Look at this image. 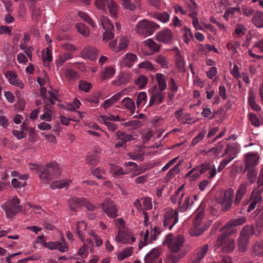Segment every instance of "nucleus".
I'll return each instance as SVG.
<instances>
[{"mask_svg":"<svg viewBox=\"0 0 263 263\" xmlns=\"http://www.w3.org/2000/svg\"><path fill=\"white\" fill-rule=\"evenodd\" d=\"M122 125L126 127H130L131 129L134 130L137 128L140 127L142 124L141 121L139 120H132L125 122Z\"/></svg>","mask_w":263,"mask_h":263,"instance_id":"40","label":"nucleus"},{"mask_svg":"<svg viewBox=\"0 0 263 263\" xmlns=\"http://www.w3.org/2000/svg\"><path fill=\"white\" fill-rule=\"evenodd\" d=\"M158 27V25L153 22L143 20L137 24L136 31L138 33L143 34H152L155 28Z\"/></svg>","mask_w":263,"mask_h":263,"instance_id":"8","label":"nucleus"},{"mask_svg":"<svg viewBox=\"0 0 263 263\" xmlns=\"http://www.w3.org/2000/svg\"><path fill=\"white\" fill-rule=\"evenodd\" d=\"M83 198L72 197L68 200V205L70 211L76 212L77 209L82 206Z\"/></svg>","mask_w":263,"mask_h":263,"instance_id":"22","label":"nucleus"},{"mask_svg":"<svg viewBox=\"0 0 263 263\" xmlns=\"http://www.w3.org/2000/svg\"><path fill=\"white\" fill-rule=\"evenodd\" d=\"M109 0H96L95 5L98 9L103 11H106V5Z\"/></svg>","mask_w":263,"mask_h":263,"instance_id":"50","label":"nucleus"},{"mask_svg":"<svg viewBox=\"0 0 263 263\" xmlns=\"http://www.w3.org/2000/svg\"><path fill=\"white\" fill-rule=\"evenodd\" d=\"M65 76L69 77L71 79H78L79 74L73 70L69 69L65 71Z\"/></svg>","mask_w":263,"mask_h":263,"instance_id":"63","label":"nucleus"},{"mask_svg":"<svg viewBox=\"0 0 263 263\" xmlns=\"http://www.w3.org/2000/svg\"><path fill=\"white\" fill-rule=\"evenodd\" d=\"M116 240L119 242L130 244L134 242L136 239L132 236L129 230L125 228H121L118 231Z\"/></svg>","mask_w":263,"mask_h":263,"instance_id":"11","label":"nucleus"},{"mask_svg":"<svg viewBox=\"0 0 263 263\" xmlns=\"http://www.w3.org/2000/svg\"><path fill=\"white\" fill-rule=\"evenodd\" d=\"M35 166L33 168L36 169L39 176L45 183L48 184L51 180L58 178L61 171L55 162H51L45 166L33 165Z\"/></svg>","mask_w":263,"mask_h":263,"instance_id":"1","label":"nucleus"},{"mask_svg":"<svg viewBox=\"0 0 263 263\" xmlns=\"http://www.w3.org/2000/svg\"><path fill=\"white\" fill-rule=\"evenodd\" d=\"M145 44L155 52H158L160 49V46L152 39H149L145 42Z\"/></svg>","mask_w":263,"mask_h":263,"instance_id":"48","label":"nucleus"},{"mask_svg":"<svg viewBox=\"0 0 263 263\" xmlns=\"http://www.w3.org/2000/svg\"><path fill=\"white\" fill-rule=\"evenodd\" d=\"M147 83V79L146 76L142 75L140 76L135 81L136 85H139L140 88H144Z\"/></svg>","mask_w":263,"mask_h":263,"instance_id":"43","label":"nucleus"},{"mask_svg":"<svg viewBox=\"0 0 263 263\" xmlns=\"http://www.w3.org/2000/svg\"><path fill=\"white\" fill-rule=\"evenodd\" d=\"M203 215L201 213L196 216L193 227L190 230V234L192 236H198L203 232L201 226V219Z\"/></svg>","mask_w":263,"mask_h":263,"instance_id":"17","label":"nucleus"},{"mask_svg":"<svg viewBox=\"0 0 263 263\" xmlns=\"http://www.w3.org/2000/svg\"><path fill=\"white\" fill-rule=\"evenodd\" d=\"M87 224L85 222L80 221L77 224V231L78 235H79V238L82 240L84 241L85 237L83 235L82 231L86 229Z\"/></svg>","mask_w":263,"mask_h":263,"instance_id":"28","label":"nucleus"},{"mask_svg":"<svg viewBox=\"0 0 263 263\" xmlns=\"http://www.w3.org/2000/svg\"><path fill=\"white\" fill-rule=\"evenodd\" d=\"M156 79L157 80L159 89L160 91H163L166 88V83L164 78V76L161 73H157L156 74Z\"/></svg>","mask_w":263,"mask_h":263,"instance_id":"27","label":"nucleus"},{"mask_svg":"<svg viewBox=\"0 0 263 263\" xmlns=\"http://www.w3.org/2000/svg\"><path fill=\"white\" fill-rule=\"evenodd\" d=\"M260 157L257 152H249L244 159L245 168H257Z\"/></svg>","mask_w":263,"mask_h":263,"instance_id":"12","label":"nucleus"},{"mask_svg":"<svg viewBox=\"0 0 263 263\" xmlns=\"http://www.w3.org/2000/svg\"><path fill=\"white\" fill-rule=\"evenodd\" d=\"M234 195V191L232 189L229 188L225 191L223 196L220 201L222 205V209L224 211H227L231 208Z\"/></svg>","mask_w":263,"mask_h":263,"instance_id":"13","label":"nucleus"},{"mask_svg":"<svg viewBox=\"0 0 263 263\" xmlns=\"http://www.w3.org/2000/svg\"><path fill=\"white\" fill-rule=\"evenodd\" d=\"M133 252V248L129 247L123 251L120 252L118 255L117 257L119 260H122L125 258H127L128 256L132 255V253Z\"/></svg>","mask_w":263,"mask_h":263,"instance_id":"35","label":"nucleus"},{"mask_svg":"<svg viewBox=\"0 0 263 263\" xmlns=\"http://www.w3.org/2000/svg\"><path fill=\"white\" fill-rule=\"evenodd\" d=\"M176 67L180 71L185 72V65L184 61L182 58V56L180 54V51H178L176 53Z\"/></svg>","mask_w":263,"mask_h":263,"instance_id":"33","label":"nucleus"},{"mask_svg":"<svg viewBox=\"0 0 263 263\" xmlns=\"http://www.w3.org/2000/svg\"><path fill=\"white\" fill-rule=\"evenodd\" d=\"M107 7L111 15L115 17H117L118 14V6L116 2L113 0H109L107 3Z\"/></svg>","mask_w":263,"mask_h":263,"instance_id":"26","label":"nucleus"},{"mask_svg":"<svg viewBox=\"0 0 263 263\" xmlns=\"http://www.w3.org/2000/svg\"><path fill=\"white\" fill-rule=\"evenodd\" d=\"M20 202L17 197L14 196L12 197V199L2 205V208L5 212L7 218H11L21 211L22 208L19 205Z\"/></svg>","mask_w":263,"mask_h":263,"instance_id":"2","label":"nucleus"},{"mask_svg":"<svg viewBox=\"0 0 263 263\" xmlns=\"http://www.w3.org/2000/svg\"><path fill=\"white\" fill-rule=\"evenodd\" d=\"M239 145L236 142H233L227 145V147L225 149L224 154L229 157L235 158L236 154L239 152Z\"/></svg>","mask_w":263,"mask_h":263,"instance_id":"19","label":"nucleus"},{"mask_svg":"<svg viewBox=\"0 0 263 263\" xmlns=\"http://www.w3.org/2000/svg\"><path fill=\"white\" fill-rule=\"evenodd\" d=\"M92 174L98 179H105V177L103 176L105 174V171L103 168L97 167L92 172Z\"/></svg>","mask_w":263,"mask_h":263,"instance_id":"51","label":"nucleus"},{"mask_svg":"<svg viewBox=\"0 0 263 263\" xmlns=\"http://www.w3.org/2000/svg\"><path fill=\"white\" fill-rule=\"evenodd\" d=\"M115 73V69L112 67H107L105 69L104 72L101 75L102 81L107 78L112 77Z\"/></svg>","mask_w":263,"mask_h":263,"instance_id":"44","label":"nucleus"},{"mask_svg":"<svg viewBox=\"0 0 263 263\" xmlns=\"http://www.w3.org/2000/svg\"><path fill=\"white\" fill-rule=\"evenodd\" d=\"M122 103L124 107L129 109L131 112L133 114L135 109V104L133 100L129 98H125L122 100Z\"/></svg>","mask_w":263,"mask_h":263,"instance_id":"32","label":"nucleus"},{"mask_svg":"<svg viewBox=\"0 0 263 263\" xmlns=\"http://www.w3.org/2000/svg\"><path fill=\"white\" fill-rule=\"evenodd\" d=\"M251 230V228L249 226H246L241 231L237 243L239 250L241 252H245L246 250Z\"/></svg>","mask_w":263,"mask_h":263,"instance_id":"9","label":"nucleus"},{"mask_svg":"<svg viewBox=\"0 0 263 263\" xmlns=\"http://www.w3.org/2000/svg\"><path fill=\"white\" fill-rule=\"evenodd\" d=\"M208 249L209 246L207 244L200 247L196 250V253L194 257L199 260H201L206 254Z\"/></svg>","mask_w":263,"mask_h":263,"instance_id":"25","label":"nucleus"},{"mask_svg":"<svg viewBox=\"0 0 263 263\" xmlns=\"http://www.w3.org/2000/svg\"><path fill=\"white\" fill-rule=\"evenodd\" d=\"M173 39L172 32L168 29L160 32L156 37V40L163 43H169L173 40Z\"/></svg>","mask_w":263,"mask_h":263,"instance_id":"18","label":"nucleus"},{"mask_svg":"<svg viewBox=\"0 0 263 263\" xmlns=\"http://www.w3.org/2000/svg\"><path fill=\"white\" fill-rule=\"evenodd\" d=\"M121 5L125 9L130 10L134 11L136 9V5L131 2V0H120Z\"/></svg>","mask_w":263,"mask_h":263,"instance_id":"39","label":"nucleus"},{"mask_svg":"<svg viewBox=\"0 0 263 263\" xmlns=\"http://www.w3.org/2000/svg\"><path fill=\"white\" fill-rule=\"evenodd\" d=\"M30 8L31 9L32 18L34 22H37L38 21L37 17L41 16L40 9L36 7L34 4L30 6Z\"/></svg>","mask_w":263,"mask_h":263,"instance_id":"38","label":"nucleus"},{"mask_svg":"<svg viewBox=\"0 0 263 263\" xmlns=\"http://www.w3.org/2000/svg\"><path fill=\"white\" fill-rule=\"evenodd\" d=\"M255 96L252 92H249V103L252 109L255 111H259L260 110V107L255 103Z\"/></svg>","mask_w":263,"mask_h":263,"instance_id":"36","label":"nucleus"},{"mask_svg":"<svg viewBox=\"0 0 263 263\" xmlns=\"http://www.w3.org/2000/svg\"><path fill=\"white\" fill-rule=\"evenodd\" d=\"M70 181L68 180H58L52 183L50 187L52 189H62L67 187Z\"/></svg>","mask_w":263,"mask_h":263,"instance_id":"30","label":"nucleus"},{"mask_svg":"<svg viewBox=\"0 0 263 263\" xmlns=\"http://www.w3.org/2000/svg\"><path fill=\"white\" fill-rule=\"evenodd\" d=\"M204 136V133H199V134L193 138L191 142L192 145L194 146L198 143L203 138Z\"/></svg>","mask_w":263,"mask_h":263,"instance_id":"62","label":"nucleus"},{"mask_svg":"<svg viewBox=\"0 0 263 263\" xmlns=\"http://www.w3.org/2000/svg\"><path fill=\"white\" fill-rule=\"evenodd\" d=\"M247 188V183L246 182H243L240 184L239 186L238 190L236 192L235 198L234 201V203L235 205H238L243 196L246 193Z\"/></svg>","mask_w":263,"mask_h":263,"instance_id":"20","label":"nucleus"},{"mask_svg":"<svg viewBox=\"0 0 263 263\" xmlns=\"http://www.w3.org/2000/svg\"><path fill=\"white\" fill-rule=\"evenodd\" d=\"M184 242L183 236L178 235L174 236L172 233L169 234L166 237L165 240L163 241L166 243L172 252H178L182 246Z\"/></svg>","mask_w":263,"mask_h":263,"instance_id":"4","label":"nucleus"},{"mask_svg":"<svg viewBox=\"0 0 263 263\" xmlns=\"http://www.w3.org/2000/svg\"><path fill=\"white\" fill-rule=\"evenodd\" d=\"M82 206H84L88 211L90 212L93 211L96 209V206L87 201L85 198H83Z\"/></svg>","mask_w":263,"mask_h":263,"instance_id":"56","label":"nucleus"},{"mask_svg":"<svg viewBox=\"0 0 263 263\" xmlns=\"http://www.w3.org/2000/svg\"><path fill=\"white\" fill-rule=\"evenodd\" d=\"M99 117L102 119V120H109V121H124L125 120V119H121L119 116H117L116 117H115L110 114H109V116L101 115Z\"/></svg>","mask_w":263,"mask_h":263,"instance_id":"55","label":"nucleus"},{"mask_svg":"<svg viewBox=\"0 0 263 263\" xmlns=\"http://www.w3.org/2000/svg\"><path fill=\"white\" fill-rule=\"evenodd\" d=\"M180 257L177 255H171L167 258L166 263H177Z\"/></svg>","mask_w":263,"mask_h":263,"instance_id":"64","label":"nucleus"},{"mask_svg":"<svg viewBox=\"0 0 263 263\" xmlns=\"http://www.w3.org/2000/svg\"><path fill=\"white\" fill-rule=\"evenodd\" d=\"M140 68H147L149 70H153L155 69L153 64L148 61L143 62L139 64Z\"/></svg>","mask_w":263,"mask_h":263,"instance_id":"61","label":"nucleus"},{"mask_svg":"<svg viewBox=\"0 0 263 263\" xmlns=\"http://www.w3.org/2000/svg\"><path fill=\"white\" fill-rule=\"evenodd\" d=\"M43 245L47 248H48L51 250L55 249H58L59 251L61 252H65L67 251L68 247L65 243V241L64 239H62V242H52L49 241L44 242Z\"/></svg>","mask_w":263,"mask_h":263,"instance_id":"15","label":"nucleus"},{"mask_svg":"<svg viewBox=\"0 0 263 263\" xmlns=\"http://www.w3.org/2000/svg\"><path fill=\"white\" fill-rule=\"evenodd\" d=\"M46 56L44 54L42 55V58L43 62H45L46 61L50 62L52 61V53L51 50L49 48H46Z\"/></svg>","mask_w":263,"mask_h":263,"instance_id":"59","label":"nucleus"},{"mask_svg":"<svg viewBox=\"0 0 263 263\" xmlns=\"http://www.w3.org/2000/svg\"><path fill=\"white\" fill-rule=\"evenodd\" d=\"M246 221V218L244 216H239L236 218L231 219L222 229L223 232L226 234L231 235L236 231L235 229L236 226L243 224Z\"/></svg>","mask_w":263,"mask_h":263,"instance_id":"7","label":"nucleus"},{"mask_svg":"<svg viewBox=\"0 0 263 263\" xmlns=\"http://www.w3.org/2000/svg\"><path fill=\"white\" fill-rule=\"evenodd\" d=\"M251 198L252 199V202L249 204L247 211L250 212L254 210L257 203H260L262 201L261 196V191L258 190H254L251 193Z\"/></svg>","mask_w":263,"mask_h":263,"instance_id":"16","label":"nucleus"},{"mask_svg":"<svg viewBox=\"0 0 263 263\" xmlns=\"http://www.w3.org/2000/svg\"><path fill=\"white\" fill-rule=\"evenodd\" d=\"M128 155L133 160L142 161L143 159V154L140 152L129 153Z\"/></svg>","mask_w":263,"mask_h":263,"instance_id":"46","label":"nucleus"},{"mask_svg":"<svg viewBox=\"0 0 263 263\" xmlns=\"http://www.w3.org/2000/svg\"><path fill=\"white\" fill-rule=\"evenodd\" d=\"M197 172L193 175V179H196L201 174H206V177L209 179L213 178L216 174V169L214 165L210 163H206L202 164L201 166L196 167Z\"/></svg>","mask_w":263,"mask_h":263,"instance_id":"5","label":"nucleus"},{"mask_svg":"<svg viewBox=\"0 0 263 263\" xmlns=\"http://www.w3.org/2000/svg\"><path fill=\"white\" fill-rule=\"evenodd\" d=\"M178 221V214L176 211L173 210L167 211L164 215L163 226L171 230Z\"/></svg>","mask_w":263,"mask_h":263,"instance_id":"6","label":"nucleus"},{"mask_svg":"<svg viewBox=\"0 0 263 263\" xmlns=\"http://www.w3.org/2000/svg\"><path fill=\"white\" fill-rule=\"evenodd\" d=\"M97 52V49L93 47L85 48L81 53V57L83 58L93 61L96 59Z\"/></svg>","mask_w":263,"mask_h":263,"instance_id":"23","label":"nucleus"},{"mask_svg":"<svg viewBox=\"0 0 263 263\" xmlns=\"http://www.w3.org/2000/svg\"><path fill=\"white\" fill-rule=\"evenodd\" d=\"M148 237L149 231L148 230H147L144 234L142 239L141 240V242L139 244L138 247L139 249H141L144 246H146L148 243L147 242Z\"/></svg>","mask_w":263,"mask_h":263,"instance_id":"54","label":"nucleus"},{"mask_svg":"<svg viewBox=\"0 0 263 263\" xmlns=\"http://www.w3.org/2000/svg\"><path fill=\"white\" fill-rule=\"evenodd\" d=\"M101 207L109 217L116 218L118 216L117 205L110 199H106L101 204Z\"/></svg>","mask_w":263,"mask_h":263,"instance_id":"10","label":"nucleus"},{"mask_svg":"<svg viewBox=\"0 0 263 263\" xmlns=\"http://www.w3.org/2000/svg\"><path fill=\"white\" fill-rule=\"evenodd\" d=\"M5 76L9 78V81L11 84L20 87L21 88H24V84L21 80L16 79L17 76L15 72L7 71L5 73Z\"/></svg>","mask_w":263,"mask_h":263,"instance_id":"21","label":"nucleus"},{"mask_svg":"<svg viewBox=\"0 0 263 263\" xmlns=\"http://www.w3.org/2000/svg\"><path fill=\"white\" fill-rule=\"evenodd\" d=\"M101 22L103 28L105 30H114L113 24L110 22V20L106 16H102Z\"/></svg>","mask_w":263,"mask_h":263,"instance_id":"29","label":"nucleus"},{"mask_svg":"<svg viewBox=\"0 0 263 263\" xmlns=\"http://www.w3.org/2000/svg\"><path fill=\"white\" fill-rule=\"evenodd\" d=\"M92 87V85L90 83H87L85 81H80L79 84V88L80 90L85 92H88Z\"/></svg>","mask_w":263,"mask_h":263,"instance_id":"47","label":"nucleus"},{"mask_svg":"<svg viewBox=\"0 0 263 263\" xmlns=\"http://www.w3.org/2000/svg\"><path fill=\"white\" fill-rule=\"evenodd\" d=\"M117 136L119 139L122 140L123 143L129 141L134 139L133 136L130 135H124V133H117Z\"/></svg>","mask_w":263,"mask_h":263,"instance_id":"52","label":"nucleus"},{"mask_svg":"<svg viewBox=\"0 0 263 263\" xmlns=\"http://www.w3.org/2000/svg\"><path fill=\"white\" fill-rule=\"evenodd\" d=\"M252 22L256 27H263V20L262 18L259 15H257L255 14L252 17Z\"/></svg>","mask_w":263,"mask_h":263,"instance_id":"45","label":"nucleus"},{"mask_svg":"<svg viewBox=\"0 0 263 263\" xmlns=\"http://www.w3.org/2000/svg\"><path fill=\"white\" fill-rule=\"evenodd\" d=\"M182 161H180L173 168H171L167 173V177L169 179L174 177L179 172V166L181 165Z\"/></svg>","mask_w":263,"mask_h":263,"instance_id":"42","label":"nucleus"},{"mask_svg":"<svg viewBox=\"0 0 263 263\" xmlns=\"http://www.w3.org/2000/svg\"><path fill=\"white\" fill-rule=\"evenodd\" d=\"M161 249L157 247L153 249L149 253L147 254L144 258L145 263H157L161 260L159 257L161 254Z\"/></svg>","mask_w":263,"mask_h":263,"instance_id":"14","label":"nucleus"},{"mask_svg":"<svg viewBox=\"0 0 263 263\" xmlns=\"http://www.w3.org/2000/svg\"><path fill=\"white\" fill-rule=\"evenodd\" d=\"M112 30H106L103 33V40L107 42L108 40L114 37V34L112 32Z\"/></svg>","mask_w":263,"mask_h":263,"instance_id":"58","label":"nucleus"},{"mask_svg":"<svg viewBox=\"0 0 263 263\" xmlns=\"http://www.w3.org/2000/svg\"><path fill=\"white\" fill-rule=\"evenodd\" d=\"M256 226L257 232L254 231L253 233L254 235L257 236L260 234V232L263 230V212L259 215L257 220Z\"/></svg>","mask_w":263,"mask_h":263,"instance_id":"37","label":"nucleus"},{"mask_svg":"<svg viewBox=\"0 0 263 263\" xmlns=\"http://www.w3.org/2000/svg\"><path fill=\"white\" fill-rule=\"evenodd\" d=\"M101 96V93L99 92H97L89 97L88 100L90 102L98 104L99 103V98Z\"/></svg>","mask_w":263,"mask_h":263,"instance_id":"60","label":"nucleus"},{"mask_svg":"<svg viewBox=\"0 0 263 263\" xmlns=\"http://www.w3.org/2000/svg\"><path fill=\"white\" fill-rule=\"evenodd\" d=\"M78 31L83 35L87 36L89 34L88 28L82 23H78L76 25Z\"/></svg>","mask_w":263,"mask_h":263,"instance_id":"41","label":"nucleus"},{"mask_svg":"<svg viewBox=\"0 0 263 263\" xmlns=\"http://www.w3.org/2000/svg\"><path fill=\"white\" fill-rule=\"evenodd\" d=\"M222 234L218 237L215 246L220 249L223 252L229 253L235 248V242L233 239L228 237L230 235H227L223 232V229H220Z\"/></svg>","mask_w":263,"mask_h":263,"instance_id":"3","label":"nucleus"},{"mask_svg":"<svg viewBox=\"0 0 263 263\" xmlns=\"http://www.w3.org/2000/svg\"><path fill=\"white\" fill-rule=\"evenodd\" d=\"M128 40L126 36L122 37L120 40L119 50H123L126 48L128 45Z\"/></svg>","mask_w":263,"mask_h":263,"instance_id":"57","label":"nucleus"},{"mask_svg":"<svg viewBox=\"0 0 263 263\" xmlns=\"http://www.w3.org/2000/svg\"><path fill=\"white\" fill-rule=\"evenodd\" d=\"M78 14L82 19H83L86 22L88 23L92 27H95V23L87 14L83 12H79Z\"/></svg>","mask_w":263,"mask_h":263,"instance_id":"49","label":"nucleus"},{"mask_svg":"<svg viewBox=\"0 0 263 263\" xmlns=\"http://www.w3.org/2000/svg\"><path fill=\"white\" fill-rule=\"evenodd\" d=\"M193 203V202L192 201H191L190 197H186L183 204L182 205H181V206H180V211L181 212H184L186 211L187 208H189V205L192 204Z\"/></svg>","mask_w":263,"mask_h":263,"instance_id":"53","label":"nucleus"},{"mask_svg":"<svg viewBox=\"0 0 263 263\" xmlns=\"http://www.w3.org/2000/svg\"><path fill=\"white\" fill-rule=\"evenodd\" d=\"M130 77L127 73H123L120 75L119 79L117 80L114 81L113 84L116 86H119L122 84H125L129 82Z\"/></svg>","mask_w":263,"mask_h":263,"instance_id":"31","label":"nucleus"},{"mask_svg":"<svg viewBox=\"0 0 263 263\" xmlns=\"http://www.w3.org/2000/svg\"><path fill=\"white\" fill-rule=\"evenodd\" d=\"M247 171V179L250 184L254 183L256 180L258 170L257 168H245Z\"/></svg>","mask_w":263,"mask_h":263,"instance_id":"24","label":"nucleus"},{"mask_svg":"<svg viewBox=\"0 0 263 263\" xmlns=\"http://www.w3.org/2000/svg\"><path fill=\"white\" fill-rule=\"evenodd\" d=\"M100 156L98 153V152L93 153L92 154H89L87 155L86 160L87 163L93 166L96 164L98 159H99Z\"/></svg>","mask_w":263,"mask_h":263,"instance_id":"34","label":"nucleus"}]
</instances>
